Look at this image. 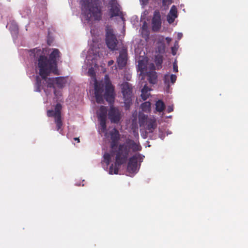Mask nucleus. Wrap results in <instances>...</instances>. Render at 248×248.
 Segmentation results:
<instances>
[{
    "instance_id": "1",
    "label": "nucleus",
    "mask_w": 248,
    "mask_h": 248,
    "mask_svg": "<svg viewBox=\"0 0 248 248\" xmlns=\"http://www.w3.org/2000/svg\"><path fill=\"white\" fill-rule=\"evenodd\" d=\"M141 147L139 143H137L133 140L128 139L124 143L119 145L116 153L115 162L114 165L112 164L109 168L110 174H117L120 167L126 163L130 149L133 152L141 150Z\"/></svg>"
},
{
    "instance_id": "2",
    "label": "nucleus",
    "mask_w": 248,
    "mask_h": 248,
    "mask_svg": "<svg viewBox=\"0 0 248 248\" xmlns=\"http://www.w3.org/2000/svg\"><path fill=\"white\" fill-rule=\"evenodd\" d=\"M31 54H33L36 59L37 67L39 70V74L45 81L50 74L53 73L55 75H60L58 66H55L48 59L46 56L43 55V52L41 49L34 48L31 50Z\"/></svg>"
},
{
    "instance_id": "3",
    "label": "nucleus",
    "mask_w": 248,
    "mask_h": 248,
    "mask_svg": "<svg viewBox=\"0 0 248 248\" xmlns=\"http://www.w3.org/2000/svg\"><path fill=\"white\" fill-rule=\"evenodd\" d=\"M105 91L102 83L98 82L95 79L94 82V95L96 102L99 104L104 103V98L109 103L114 102L115 98L114 87L112 85L108 77L105 76Z\"/></svg>"
},
{
    "instance_id": "4",
    "label": "nucleus",
    "mask_w": 248,
    "mask_h": 248,
    "mask_svg": "<svg viewBox=\"0 0 248 248\" xmlns=\"http://www.w3.org/2000/svg\"><path fill=\"white\" fill-rule=\"evenodd\" d=\"M81 9L88 21H99L102 18V8L99 0H81Z\"/></svg>"
},
{
    "instance_id": "5",
    "label": "nucleus",
    "mask_w": 248,
    "mask_h": 248,
    "mask_svg": "<svg viewBox=\"0 0 248 248\" xmlns=\"http://www.w3.org/2000/svg\"><path fill=\"white\" fill-rule=\"evenodd\" d=\"M66 82V78L62 77L57 78H47L45 81H42L40 77L37 76L36 78V82L34 85V91L35 92H40L42 89L44 90L46 95H48L46 88H55L54 84L59 88H62Z\"/></svg>"
},
{
    "instance_id": "6",
    "label": "nucleus",
    "mask_w": 248,
    "mask_h": 248,
    "mask_svg": "<svg viewBox=\"0 0 248 248\" xmlns=\"http://www.w3.org/2000/svg\"><path fill=\"white\" fill-rule=\"evenodd\" d=\"M144 158V156L140 154H136L130 157L127 164V171L131 173L137 172L140 166V163Z\"/></svg>"
},
{
    "instance_id": "7",
    "label": "nucleus",
    "mask_w": 248,
    "mask_h": 248,
    "mask_svg": "<svg viewBox=\"0 0 248 248\" xmlns=\"http://www.w3.org/2000/svg\"><path fill=\"white\" fill-rule=\"evenodd\" d=\"M62 109V105L60 103H57L55 106L54 110H48L47 111V116L48 117H54L57 131H60L62 126L61 116Z\"/></svg>"
},
{
    "instance_id": "8",
    "label": "nucleus",
    "mask_w": 248,
    "mask_h": 248,
    "mask_svg": "<svg viewBox=\"0 0 248 248\" xmlns=\"http://www.w3.org/2000/svg\"><path fill=\"white\" fill-rule=\"evenodd\" d=\"M121 90L125 108L127 109L132 103V87L128 82H125L121 84Z\"/></svg>"
},
{
    "instance_id": "9",
    "label": "nucleus",
    "mask_w": 248,
    "mask_h": 248,
    "mask_svg": "<svg viewBox=\"0 0 248 248\" xmlns=\"http://www.w3.org/2000/svg\"><path fill=\"white\" fill-rule=\"evenodd\" d=\"M106 43L109 49L112 50L117 49L118 41L112 29L107 28L106 30Z\"/></svg>"
},
{
    "instance_id": "10",
    "label": "nucleus",
    "mask_w": 248,
    "mask_h": 248,
    "mask_svg": "<svg viewBox=\"0 0 248 248\" xmlns=\"http://www.w3.org/2000/svg\"><path fill=\"white\" fill-rule=\"evenodd\" d=\"M108 13L109 17L112 18L115 16H121L123 19V13L121 11V6L116 0H110L108 2Z\"/></svg>"
},
{
    "instance_id": "11",
    "label": "nucleus",
    "mask_w": 248,
    "mask_h": 248,
    "mask_svg": "<svg viewBox=\"0 0 248 248\" xmlns=\"http://www.w3.org/2000/svg\"><path fill=\"white\" fill-rule=\"evenodd\" d=\"M108 117L112 123L118 124L122 117L119 109L113 106H110L108 112Z\"/></svg>"
},
{
    "instance_id": "12",
    "label": "nucleus",
    "mask_w": 248,
    "mask_h": 248,
    "mask_svg": "<svg viewBox=\"0 0 248 248\" xmlns=\"http://www.w3.org/2000/svg\"><path fill=\"white\" fill-rule=\"evenodd\" d=\"M162 21L160 12L156 10L154 12L152 19V29L155 32L158 31L161 29Z\"/></svg>"
},
{
    "instance_id": "13",
    "label": "nucleus",
    "mask_w": 248,
    "mask_h": 248,
    "mask_svg": "<svg viewBox=\"0 0 248 248\" xmlns=\"http://www.w3.org/2000/svg\"><path fill=\"white\" fill-rule=\"evenodd\" d=\"M127 60V51L122 49L120 51L119 55L117 60V62L119 69H122L126 64Z\"/></svg>"
},
{
    "instance_id": "14",
    "label": "nucleus",
    "mask_w": 248,
    "mask_h": 248,
    "mask_svg": "<svg viewBox=\"0 0 248 248\" xmlns=\"http://www.w3.org/2000/svg\"><path fill=\"white\" fill-rule=\"evenodd\" d=\"M60 57V52L59 49L57 48H54L52 49V51L49 55L48 59L50 62H51L55 66H58L57 60Z\"/></svg>"
},
{
    "instance_id": "15",
    "label": "nucleus",
    "mask_w": 248,
    "mask_h": 248,
    "mask_svg": "<svg viewBox=\"0 0 248 248\" xmlns=\"http://www.w3.org/2000/svg\"><path fill=\"white\" fill-rule=\"evenodd\" d=\"M177 17V9L175 6L173 5L167 15V20L169 24L174 22L176 18Z\"/></svg>"
},
{
    "instance_id": "16",
    "label": "nucleus",
    "mask_w": 248,
    "mask_h": 248,
    "mask_svg": "<svg viewBox=\"0 0 248 248\" xmlns=\"http://www.w3.org/2000/svg\"><path fill=\"white\" fill-rule=\"evenodd\" d=\"M143 118L146 120V124L147 125V129L149 132H152L157 126L155 119V118L147 119V116L145 115L143 116Z\"/></svg>"
},
{
    "instance_id": "17",
    "label": "nucleus",
    "mask_w": 248,
    "mask_h": 248,
    "mask_svg": "<svg viewBox=\"0 0 248 248\" xmlns=\"http://www.w3.org/2000/svg\"><path fill=\"white\" fill-rule=\"evenodd\" d=\"M176 78L177 77L175 75L167 74L164 75L163 80L165 84L166 85L168 88H169L170 82L174 84L176 80Z\"/></svg>"
},
{
    "instance_id": "18",
    "label": "nucleus",
    "mask_w": 248,
    "mask_h": 248,
    "mask_svg": "<svg viewBox=\"0 0 248 248\" xmlns=\"http://www.w3.org/2000/svg\"><path fill=\"white\" fill-rule=\"evenodd\" d=\"M148 80L149 83L152 84H155L157 81V73L155 71H151L147 73Z\"/></svg>"
},
{
    "instance_id": "19",
    "label": "nucleus",
    "mask_w": 248,
    "mask_h": 248,
    "mask_svg": "<svg viewBox=\"0 0 248 248\" xmlns=\"http://www.w3.org/2000/svg\"><path fill=\"white\" fill-rule=\"evenodd\" d=\"M107 114V108L104 106H101L97 113L98 120L99 119H106Z\"/></svg>"
},
{
    "instance_id": "20",
    "label": "nucleus",
    "mask_w": 248,
    "mask_h": 248,
    "mask_svg": "<svg viewBox=\"0 0 248 248\" xmlns=\"http://www.w3.org/2000/svg\"><path fill=\"white\" fill-rule=\"evenodd\" d=\"M110 136L111 140H119L120 139L119 132L115 128H113V130L110 131Z\"/></svg>"
},
{
    "instance_id": "21",
    "label": "nucleus",
    "mask_w": 248,
    "mask_h": 248,
    "mask_svg": "<svg viewBox=\"0 0 248 248\" xmlns=\"http://www.w3.org/2000/svg\"><path fill=\"white\" fill-rule=\"evenodd\" d=\"M165 104L162 100H159L156 101L155 103V109L157 111L159 112H162L165 109Z\"/></svg>"
},
{
    "instance_id": "22",
    "label": "nucleus",
    "mask_w": 248,
    "mask_h": 248,
    "mask_svg": "<svg viewBox=\"0 0 248 248\" xmlns=\"http://www.w3.org/2000/svg\"><path fill=\"white\" fill-rule=\"evenodd\" d=\"M151 105L150 102H145L141 105V108L143 111L149 112L151 110Z\"/></svg>"
},
{
    "instance_id": "23",
    "label": "nucleus",
    "mask_w": 248,
    "mask_h": 248,
    "mask_svg": "<svg viewBox=\"0 0 248 248\" xmlns=\"http://www.w3.org/2000/svg\"><path fill=\"white\" fill-rule=\"evenodd\" d=\"M100 130L105 132L107 131L106 119H99Z\"/></svg>"
},
{
    "instance_id": "24",
    "label": "nucleus",
    "mask_w": 248,
    "mask_h": 248,
    "mask_svg": "<svg viewBox=\"0 0 248 248\" xmlns=\"http://www.w3.org/2000/svg\"><path fill=\"white\" fill-rule=\"evenodd\" d=\"M146 68V65L144 63V61L141 60L139 61L138 62V68L139 71L141 72V73H143L144 69Z\"/></svg>"
},
{
    "instance_id": "25",
    "label": "nucleus",
    "mask_w": 248,
    "mask_h": 248,
    "mask_svg": "<svg viewBox=\"0 0 248 248\" xmlns=\"http://www.w3.org/2000/svg\"><path fill=\"white\" fill-rule=\"evenodd\" d=\"M163 56L161 55H158L155 57V63L157 66H161V64L163 62Z\"/></svg>"
},
{
    "instance_id": "26",
    "label": "nucleus",
    "mask_w": 248,
    "mask_h": 248,
    "mask_svg": "<svg viewBox=\"0 0 248 248\" xmlns=\"http://www.w3.org/2000/svg\"><path fill=\"white\" fill-rule=\"evenodd\" d=\"M165 46L163 43L158 44L156 51L160 54H163L165 52Z\"/></svg>"
},
{
    "instance_id": "27",
    "label": "nucleus",
    "mask_w": 248,
    "mask_h": 248,
    "mask_svg": "<svg viewBox=\"0 0 248 248\" xmlns=\"http://www.w3.org/2000/svg\"><path fill=\"white\" fill-rule=\"evenodd\" d=\"M103 157L107 166H108L111 161V156L110 154L108 153H105L103 155Z\"/></svg>"
},
{
    "instance_id": "28",
    "label": "nucleus",
    "mask_w": 248,
    "mask_h": 248,
    "mask_svg": "<svg viewBox=\"0 0 248 248\" xmlns=\"http://www.w3.org/2000/svg\"><path fill=\"white\" fill-rule=\"evenodd\" d=\"M141 34L143 36H145L146 37H148L149 36V31L147 29V28L145 26H143L142 27Z\"/></svg>"
},
{
    "instance_id": "29",
    "label": "nucleus",
    "mask_w": 248,
    "mask_h": 248,
    "mask_svg": "<svg viewBox=\"0 0 248 248\" xmlns=\"http://www.w3.org/2000/svg\"><path fill=\"white\" fill-rule=\"evenodd\" d=\"M54 89V95L56 97V98L59 100L60 97L62 96V92L61 91H59V90H57L56 89V88H53Z\"/></svg>"
},
{
    "instance_id": "30",
    "label": "nucleus",
    "mask_w": 248,
    "mask_h": 248,
    "mask_svg": "<svg viewBox=\"0 0 248 248\" xmlns=\"http://www.w3.org/2000/svg\"><path fill=\"white\" fill-rule=\"evenodd\" d=\"M88 74L89 76L95 78V73L93 68L91 67L89 68L88 71Z\"/></svg>"
},
{
    "instance_id": "31",
    "label": "nucleus",
    "mask_w": 248,
    "mask_h": 248,
    "mask_svg": "<svg viewBox=\"0 0 248 248\" xmlns=\"http://www.w3.org/2000/svg\"><path fill=\"white\" fill-rule=\"evenodd\" d=\"M118 141L119 140H111L110 142V147L112 150H114V148L117 146Z\"/></svg>"
},
{
    "instance_id": "32",
    "label": "nucleus",
    "mask_w": 248,
    "mask_h": 248,
    "mask_svg": "<svg viewBox=\"0 0 248 248\" xmlns=\"http://www.w3.org/2000/svg\"><path fill=\"white\" fill-rule=\"evenodd\" d=\"M172 2V0H162V5L163 6L168 7Z\"/></svg>"
},
{
    "instance_id": "33",
    "label": "nucleus",
    "mask_w": 248,
    "mask_h": 248,
    "mask_svg": "<svg viewBox=\"0 0 248 248\" xmlns=\"http://www.w3.org/2000/svg\"><path fill=\"white\" fill-rule=\"evenodd\" d=\"M150 95L149 93H141V97L143 100H146Z\"/></svg>"
},
{
    "instance_id": "34",
    "label": "nucleus",
    "mask_w": 248,
    "mask_h": 248,
    "mask_svg": "<svg viewBox=\"0 0 248 248\" xmlns=\"http://www.w3.org/2000/svg\"><path fill=\"white\" fill-rule=\"evenodd\" d=\"M150 90V89L146 85H145L141 90V93H148Z\"/></svg>"
},
{
    "instance_id": "35",
    "label": "nucleus",
    "mask_w": 248,
    "mask_h": 248,
    "mask_svg": "<svg viewBox=\"0 0 248 248\" xmlns=\"http://www.w3.org/2000/svg\"><path fill=\"white\" fill-rule=\"evenodd\" d=\"M173 72H178V66L176 62H174L173 63Z\"/></svg>"
},
{
    "instance_id": "36",
    "label": "nucleus",
    "mask_w": 248,
    "mask_h": 248,
    "mask_svg": "<svg viewBox=\"0 0 248 248\" xmlns=\"http://www.w3.org/2000/svg\"><path fill=\"white\" fill-rule=\"evenodd\" d=\"M168 112H171L173 111V108L172 107H169L167 109Z\"/></svg>"
},
{
    "instance_id": "37",
    "label": "nucleus",
    "mask_w": 248,
    "mask_h": 248,
    "mask_svg": "<svg viewBox=\"0 0 248 248\" xmlns=\"http://www.w3.org/2000/svg\"><path fill=\"white\" fill-rule=\"evenodd\" d=\"M166 40L167 42L169 44L171 41V39L169 37L166 38Z\"/></svg>"
},
{
    "instance_id": "38",
    "label": "nucleus",
    "mask_w": 248,
    "mask_h": 248,
    "mask_svg": "<svg viewBox=\"0 0 248 248\" xmlns=\"http://www.w3.org/2000/svg\"><path fill=\"white\" fill-rule=\"evenodd\" d=\"M182 35H183L182 33H179L178 34V39H180L181 38V37H182Z\"/></svg>"
},
{
    "instance_id": "39",
    "label": "nucleus",
    "mask_w": 248,
    "mask_h": 248,
    "mask_svg": "<svg viewBox=\"0 0 248 248\" xmlns=\"http://www.w3.org/2000/svg\"><path fill=\"white\" fill-rule=\"evenodd\" d=\"M74 140H77L78 142H79V138H75L74 139Z\"/></svg>"
},
{
    "instance_id": "40",
    "label": "nucleus",
    "mask_w": 248,
    "mask_h": 248,
    "mask_svg": "<svg viewBox=\"0 0 248 248\" xmlns=\"http://www.w3.org/2000/svg\"><path fill=\"white\" fill-rule=\"evenodd\" d=\"M113 62L112 61L109 62V64L112 63Z\"/></svg>"
}]
</instances>
